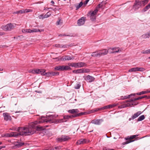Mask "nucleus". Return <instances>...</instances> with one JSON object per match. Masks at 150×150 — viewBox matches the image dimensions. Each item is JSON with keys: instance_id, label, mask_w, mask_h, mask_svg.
<instances>
[{"instance_id": "f257e3e1", "label": "nucleus", "mask_w": 150, "mask_h": 150, "mask_svg": "<svg viewBox=\"0 0 150 150\" xmlns=\"http://www.w3.org/2000/svg\"><path fill=\"white\" fill-rule=\"evenodd\" d=\"M34 123H30L28 125L23 127H18L15 129L19 132H12L11 133V137H16L19 135L24 136L33 134L35 132V126H33Z\"/></svg>"}, {"instance_id": "f03ea898", "label": "nucleus", "mask_w": 150, "mask_h": 150, "mask_svg": "<svg viewBox=\"0 0 150 150\" xmlns=\"http://www.w3.org/2000/svg\"><path fill=\"white\" fill-rule=\"evenodd\" d=\"M54 115H49L48 117H42L40 120L32 122V123H34V125H33V126H35V130L37 131L42 130L44 129V128L40 126H38V124L44 122H52L53 119L54 118Z\"/></svg>"}, {"instance_id": "7ed1b4c3", "label": "nucleus", "mask_w": 150, "mask_h": 150, "mask_svg": "<svg viewBox=\"0 0 150 150\" xmlns=\"http://www.w3.org/2000/svg\"><path fill=\"white\" fill-rule=\"evenodd\" d=\"M71 69V68L68 66L58 65L54 67V70L56 71H63Z\"/></svg>"}, {"instance_id": "20e7f679", "label": "nucleus", "mask_w": 150, "mask_h": 150, "mask_svg": "<svg viewBox=\"0 0 150 150\" xmlns=\"http://www.w3.org/2000/svg\"><path fill=\"white\" fill-rule=\"evenodd\" d=\"M14 28V26L11 23L7 24L6 25H2L1 27V29L5 31H11Z\"/></svg>"}, {"instance_id": "39448f33", "label": "nucleus", "mask_w": 150, "mask_h": 150, "mask_svg": "<svg viewBox=\"0 0 150 150\" xmlns=\"http://www.w3.org/2000/svg\"><path fill=\"white\" fill-rule=\"evenodd\" d=\"M138 135H133L131 136L130 137H127L125 138V140H127V141L123 142L122 144L123 145L126 144L134 141V140H132V139L135 138Z\"/></svg>"}, {"instance_id": "423d86ee", "label": "nucleus", "mask_w": 150, "mask_h": 150, "mask_svg": "<svg viewBox=\"0 0 150 150\" xmlns=\"http://www.w3.org/2000/svg\"><path fill=\"white\" fill-rule=\"evenodd\" d=\"M85 114L84 112H81L79 113L75 114L74 115H65L64 116V119H69L70 118H72L73 117H77L83 115Z\"/></svg>"}, {"instance_id": "0eeeda50", "label": "nucleus", "mask_w": 150, "mask_h": 150, "mask_svg": "<svg viewBox=\"0 0 150 150\" xmlns=\"http://www.w3.org/2000/svg\"><path fill=\"white\" fill-rule=\"evenodd\" d=\"M142 5V4L141 1L139 0H136L133 5V7L134 8L135 10H136L138 9Z\"/></svg>"}, {"instance_id": "6e6552de", "label": "nucleus", "mask_w": 150, "mask_h": 150, "mask_svg": "<svg viewBox=\"0 0 150 150\" xmlns=\"http://www.w3.org/2000/svg\"><path fill=\"white\" fill-rule=\"evenodd\" d=\"M14 146H12L13 148L16 149L21 147L23 146L24 143L20 142H14L13 143Z\"/></svg>"}, {"instance_id": "1a4fd4ad", "label": "nucleus", "mask_w": 150, "mask_h": 150, "mask_svg": "<svg viewBox=\"0 0 150 150\" xmlns=\"http://www.w3.org/2000/svg\"><path fill=\"white\" fill-rule=\"evenodd\" d=\"M46 76L47 77L52 76H58L59 74V73L57 71H50L45 73Z\"/></svg>"}, {"instance_id": "9d476101", "label": "nucleus", "mask_w": 150, "mask_h": 150, "mask_svg": "<svg viewBox=\"0 0 150 150\" xmlns=\"http://www.w3.org/2000/svg\"><path fill=\"white\" fill-rule=\"evenodd\" d=\"M86 20L85 17H83L79 19L77 21V24L78 25L80 26L83 25Z\"/></svg>"}, {"instance_id": "9b49d317", "label": "nucleus", "mask_w": 150, "mask_h": 150, "mask_svg": "<svg viewBox=\"0 0 150 150\" xmlns=\"http://www.w3.org/2000/svg\"><path fill=\"white\" fill-rule=\"evenodd\" d=\"M95 79L93 77L89 75L87 76L84 78L85 80L88 82H91L93 81Z\"/></svg>"}, {"instance_id": "f8f14e48", "label": "nucleus", "mask_w": 150, "mask_h": 150, "mask_svg": "<svg viewBox=\"0 0 150 150\" xmlns=\"http://www.w3.org/2000/svg\"><path fill=\"white\" fill-rule=\"evenodd\" d=\"M57 59H58L59 60L63 61L71 60L74 59V58L72 57H70L69 56H65L64 57H60L59 58H57Z\"/></svg>"}, {"instance_id": "ddd939ff", "label": "nucleus", "mask_w": 150, "mask_h": 150, "mask_svg": "<svg viewBox=\"0 0 150 150\" xmlns=\"http://www.w3.org/2000/svg\"><path fill=\"white\" fill-rule=\"evenodd\" d=\"M103 121V120L102 119L93 120L91 121V123L96 125H100Z\"/></svg>"}, {"instance_id": "4468645a", "label": "nucleus", "mask_w": 150, "mask_h": 150, "mask_svg": "<svg viewBox=\"0 0 150 150\" xmlns=\"http://www.w3.org/2000/svg\"><path fill=\"white\" fill-rule=\"evenodd\" d=\"M3 115L4 117V119L5 121H7L8 120H11V117L8 113L7 112L4 113Z\"/></svg>"}, {"instance_id": "2eb2a0df", "label": "nucleus", "mask_w": 150, "mask_h": 150, "mask_svg": "<svg viewBox=\"0 0 150 150\" xmlns=\"http://www.w3.org/2000/svg\"><path fill=\"white\" fill-rule=\"evenodd\" d=\"M30 9H25V10H20L18 11H17L16 12H14L13 13H21L22 14L23 13H28V12H29L30 11Z\"/></svg>"}, {"instance_id": "dca6fc26", "label": "nucleus", "mask_w": 150, "mask_h": 150, "mask_svg": "<svg viewBox=\"0 0 150 150\" xmlns=\"http://www.w3.org/2000/svg\"><path fill=\"white\" fill-rule=\"evenodd\" d=\"M108 108H109L108 105L107 106H105L103 107H102L100 108H97V109L95 110L94 111L92 112L91 113L94 112H96L98 110L106 109H108Z\"/></svg>"}, {"instance_id": "f3484780", "label": "nucleus", "mask_w": 150, "mask_h": 150, "mask_svg": "<svg viewBox=\"0 0 150 150\" xmlns=\"http://www.w3.org/2000/svg\"><path fill=\"white\" fill-rule=\"evenodd\" d=\"M142 113V112L140 111H139L135 113L132 116V119H134L135 118H137L138 116H139Z\"/></svg>"}, {"instance_id": "a211bd4d", "label": "nucleus", "mask_w": 150, "mask_h": 150, "mask_svg": "<svg viewBox=\"0 0 150 150\" xmlns=\"http://www.w3.org/2000/svg\"><path fill=\"white\" fill-rule=\"evenodd\" d=\"M134 96L135 94H130V95L127 96H122L120 97V99L122 100L127 99V98H129L130 96Z\"/></svg>"}, {"instance_id": "6ab92c4d", "label": "nucleus", "mask_w": 150, "mask_h": 150, "mask_svg": "<svg viewBox=\"0 0 150 150\" xmlns=\"http://www.w3.org/2000/svg\"><path fill=\"white\" fill-rule=\"evenodd\" d=\"M101 51L102 56H103L107 54L108 52V50L106 49H103L100 50Z\"/></svg>"}, {"instance_id": "aec40b11", "label": "nucleus", "mask_w": 150, "mask_h": 150, "mask_svg": "<svg viewBox=\"0 0 150 150\" xmlns=\"http://www.w3.org/2000/svg\"><path fill=\"white\" fill-rule=\"evenodd\" d=\"M86 139H81L79 140H78L76 143L77 144H84L86 142Z\"/></svg>"}, {"instance_id": "412c9836", "label": "nucleus", "mask_w": 150, "mask_h": 150, "mask_svg": "<svg viewBox=\"0 0 150 150\" xmlns=\"http://www.w3.org/2000/svg\"><path fill=\"white\" fill-rule=\"evenodd\" d=\"M149 92H150V91H142V92H140L137 93H136V94L138 95H141L142 94H144L146 93H147Z\"/></svg>"}, {"instance_id": "4be33fe9", "label": "nucleus", "mask_w": 150, "mask_h": 150, "mask_svg": "<svg viewBox=\"0 0 150 150\" xmlns=\"http://www.w3.org/2000/svg\"><path fill=\"white\" fill-rule=\"evenodd\" d=\"M62 138H63V140L64 142L67 141L70 139V138L68 136L64 135L62 136Z\"/></svg>"}, {"instance_id": "5701e85b", "label": "nucleus", "mask_w": 150, "mask_h": 150, "mask_svg": "<svg viewBox=\"0 0 150 150\" xmlns=\"http://www.w3.org/2000/svg\"><path fill=\"white\" fill-rule=\"evenodd\" d=\"M77 67H81L84 66L85 64V63L84 62H80L77 63Z\"/></svg>"}, {"instance_id": "b1692460", "label": "nucleus", "mask_w": 150, "mask_h": 150, "mask_svg": "<svg viewBox=\"0 0 150 150\" xmlns=\"http://www.w3.org/2000/svg\"><path fill=\"white\" fill-rule=\"evenodd\" d=\"M141 53L143 54H150V49L146 50H143L141 52Z\"/></svg>"}, {"instance_id": "393cba45", "label": "nucleus", "mask_w": 150, "mask_h": 150, "mask_svg": "<svg viewBox=\"0 0 150 150\" xmlns=\"http://www.w3.org/2000/svg\"><path fill=\"white\" fill-rule=\"evenodd\" d=\"M63 23V21L60 18H58V20L56 23V24L57 25H61Z\"/></svg>"}, {"instance_id": "a878e982", "label": "nucleus", "mask_w": 150, "mask_h": 150, "mask_svg": "<svg viewBox=\"0 0 150 150\" xmlns=\"http://www.w3.org/2000/svg\"><path fill=\"white\" fill-rule=\"evenodd\" d=\"M150 8V2L142 10V11L143 12H145L146 11V10H148Z\"/></svg>"}, {"instance_id": "bb28decb", "label": "nucleus", "mask_w": 150, "mask_h": 150, "mask_svg": "<svg viewBox=\"0 0 150 150\" xmlns=\"http://www.w3.org/2000/svg\"><path fill=\"white\" fill-rule=\"evenodd\" d=\"M112 50L114 51L111 52V53H114L115 52H119L120 51V50L118 48H112L111 49Z\"/></svg>"}, {"instance_id": "cd10ccee", "label": "nucleus", "mask_w": 150, "mask_h": 150, "mask_svg": "<svg viewBox=\"0 0 150 150\" xmlns=\"http://www.w3.org/2000/svg\"><path fill=\"white\" fill-rule=\"evenodd\" d=\"M83 3L82 1L81 2L78 4H77L75 5L76 10H78L83 5Z\"/></svg>"}, {"instance_id": "c85d7f7f", "label": "nucleus", "mask_w": 150, "mask_h": 150, "mask_svg": "<svg viewBox=\"0 0 150 150\" xmlns=\"http://www.w3.org/2000/svg\"><path fill=\"white\" fill-rule=\"evenodd\" d=\"M73 72L76 74H79L82 73L81 69H80L78 70H75L73 71Z\"/></svg>"}, {"instance_id": "c756f323", "label": "nucleus", "mask_w": 150, "mask_h": 150, "mask_svg": "<svg viewBox=\"0 0 150 150\" xmlns=\"http://www.w3.org/2000/svg\"><path fill=\"white\" fill-rule=\"evenodd\" d=\"M69 66L71 67H74L76 68H78L77 63H71L68 64Z\"/></svg>"}, {"instance_id": "7c9ffc66", "label": "nucleus", "mask_w": 150, "mask_h": 150, "mask_svg": "<svg viewBox=\"0 0 150 150\" xmlns=\"http://www.w3.org/2000/svg\"><path fill=\"white\" fill-rule=\"evenodd\" d=\"M145 118V116L144 115L140 116L137 119L138 121H140L142 120Z\"/></svg>"}, {"instance_id": "2f4dec72", "label": "nucleus", "mask_w": 150, "mask_h": 150, "mask_svg": "<svg viewBox=\"0 0 150 150\" xmlns=\"http://www.w3.org/2000/svg\"><path fill=\"white\" fill-rule=\"evenodd\" d=\"M82 73H88L90 72V70L88 69H81Z\"/></svg>"}, {"instance_id": "473e14b6", "label": "nucleus", "mask_w": 150, "mask_h": 150, "mask_svg": "<svg viewBox=\"0 0 150 150\" xmlns=\"http://www.w3.org/2000/svg\"><path fill=\"white\" fill-rule=\"evenodd\" d=\"M137 67H135V68H132L129 70V72H135L136 71H137Z\"/></svg>"}, {"instance_id": "72a5a7b5", "label": "nucleus", "mask_w": 150, "mask_h": 150, "mask_svg": "<svg viewBox=\"0 0 150 150\" xmlns=\"http://www.w3.org/2000/svg\"><path fill=\"white\" fill-rule=\"evenodd\" d=\"M31 30L32 31V32H36L38 31L40 32L44 31V30L42 29L40 30L39 29H33L32 30Z\"/></svg>"}, {"instance_id": "f704fd0d", "label": "nucleus", "mask_w": 150, "mask_h": 150, "mask_svg": "<svg viewBox=\"0 0 150 150\" xmlns=\"http://www.w3.org/2000/svg\"><path fill=\"white\" fill-rule=\"evenodd\" d=\"M142 37L143 38H149V37L148 33V34H145L143 35L142 36Z\"/></svg>"}, {"instance_id": "c9c22d12", "label": "nucleus", "mask_w": 150, "mask_h": 150, "mask_svg": "<svg viewBox=\"0 0 150 150\" xmlns=\"http://www.w3.org/2000/svg\"><path fill=\"white\" fill-rule=\"evenodd\" d=\"M149 1V0H143L141 1L142 2V4L143 5V6H144L145 5L147 4Z\"/></svg>"}, {"instance_id": "e433bc0d", "label": "nucleus", "mask_w": 150, "mask_h": 150, "mask_svg": "<svg viewBox=\"0 0 150 150\" xmlns=\"http://www.w3.org/2000/svg\"><path fill=\"white\" fill-rule=\"evenodd\" d=\"M39 69H37L32 70L31 72L33 74H38L39 73Z\"/></svg>"}, {"instance_id": "4c0bfd02", "label": "nucleus", "mask_w": 150, "mask_h": 150, "mask_svg": "<svg viewBox=\"0 0 150 150\" xmlns=\"http://www.w3.org/2000/svg\"><path fill=\"white\" fill-rule=\"evenodd\" d=\"M90 19L92 21H94L96 19V16L91 15Z\"/></svg>"}, {"instance_id": "58836bf2", "label": "nucleus", "mask_w": 150, "mask_h": 150, "mask_svg": "<svg viewBox=\"0 0 150 150\" xmlns=\"http://www.w3.org/2000/svg\"><path fill=\"white\" fill-rule=\"evenodd\" d=\"M137 68V71H143L145 70V69L143 67H138Z\"/></svg>"}, {"instance_id": "ea45409f", "label": "nucleus", "mask_w": 150, "mask_h": 150, "mask_svg": "<svg viewBox=\"0 0 150 150\" xmlns=\"http://www.w3.org/2000/svg\"><path fill=\"white\" fill-rule=\"evenodd\" d=\"M97 52H95L92 53L91 56L93 57H97Z\"/></svg>"}, {"instance_id": "a19ab883", "label": "nucleus", "mask_w": 150, "mask_h": 150, "mask_svg": "<svg viewBox=\"0 0 150 150\" xmlns=\"http://www.w3.org/2000/svg\"><path fill=\"white\" fill-rule=\"evenodd\" d=\"M97 57H100L101 56H102V53H101V51L100 50L98 51L97 52Z\"/></svg>"}, {"instance_id": "79ce46f5", "label": "nucleus", "mask_w": 150, "mask_h": 150, "mask_svg": "<svg viewBox=\"0 0 150 150\" xmlns=\"http://www.w3.org/2000/svg\"><path fill=\"white\" fill-rule=\"evenodd\" d=\"M57 141L58 142H64L63 140V138H62V136L60 137L59 138H58L57 139Z\"/></svg>"}, {"instance_id": "37998d69", "label": "nucleus", "mask_w": 150, "mask_h": 150, "mask_svg": "<svg viewBox=\"0 0 150 150\" xmlns=\"http://www.w3.org/2000/svg\"><path fill=\"white\" fill-rule=\"evenodd\" d=\"M81 86V84L80 83L77 84L75 86L74 88L76 89H78L80 88Z\"/></svg>"}, {"instance_id": "c03bdc74", "label": "nucleus", "mask_w": 150, "mask_h": 150, "mask_svg": "<svg viewBox=\"0 0 150 150\" xmlns=\"http://www.w3.org/2000/svg\"><path fill=\"white\" fill-rule=\"evenodd\" d=\"M68 112L69 113L71 114H74V113H75L74 109L69 110L68 111Z\"/></svg>"}, {"instance_id": "a18cd8bd", "label": "nucleus", "mask_w": 150, "mask_h": 150, "mask_svg": "<svg viewBox=\"0 0 150 150\" xmlns=\"http://www.w3.org/2000/svg\"><path fill=\"white\" fill-rule=\"evenodd\" d=\"M103 4H101V3L99 4L98 6H97L96 7L97 8H101L103 7Z\"/></svg>"}, {"instance_id": "49530a36", "label": "nucleus", "mask_w": 150, "mask_h": 150, "mask_svg": "<svg viewBox=\"0 0 150 150\" xmlns=\"http://www.w3.org/2000/svg\"><path fill=\"white\" fill-rule=\"evenodd\" d=\"M24 31H25V32L27 33H31L32 32L31 30L30 29H26V30H24Z\"/></svg>"}, {"instance_id": "de8ad7c7", "label": "nucleus", "mask_w": 150, "mask_h": 150, "mask_svg": "<svg viewBox=\"0 0 150 150\" xmlns=\"http://www.w3.org/2000/svg\"><path fill=\"white\" fill-rule=\"evenodd\" d=\"M143 97H142V96H141L139 97L138 98H134V100L136 101V100H138L139 99H143Z\"/></svg>"}, {"instance_id": "09e8293b", "label": "nucleus", "mask_w": 150, "mask_h": 150, "mask_svg": "<svg viewBox=\"0 0 150 150\" xmlns=\"http://www.w3.org/2000/svg\"><path fill=\"white\" fill-rule=\"evenodd\" d=\"M109 108H113L116 105L115 104H114L112 105H108Z\"/></svg>"}, {"instance_id": "8fccbe9b", "label": "nucleus", "mask_w": 150, "mask_h": 150, "mask_svg": "<svg viewBox=\"0 0 150 150\" xmlns=\"http://www.w3.org/2000/svg\"><path fill=\"white\" fill-rule=\"evenodd\" d=\"M38 18L40 19H44V14H41L39 15L38 16Z\"/></svg>"}, {"instance_id": "3c124183", "label": "nucleus", "mask_w": 150, "mask_h": 150, "mask_svg": "<svg viewBox=\"0 0 150 150\" xmlns=\"http://www.w3.org/2000/svg\"><path fill=\"white\" fill-rule=\"evenodd\" d=\"M59 36H73V35H62V34H60L59 35Z\"/></svg>"}, {"instance_id": "603ef678", "label": "nucleus", "mask_w": 150, "mask_h": 150, "mask_svg": "<svg viewBox=\"0 0 150 150\" xmlns=\"http://www.w3.org/2000/svg\"><path fill=\"white\" fill-rule=\"evenodd\" d=\"M134 101H135V100H134V99H130L129 100H126L125 101L126 102H133Z\"/></svg>"}, {"instance_id": "864d4df0", "label": "nucleus", "mask_w": 150, "mask_h": 150, "mask_svg": "<svg viewBox=\"0 0 150 150\" xmlns=\"http://www.w3.org/2000/svg\"><path fill=\"white\" fill-rule=\"evenodd\" d=\"M69 47V46H67ZM61 48H66L67 47V45H61Z\"/></svg>"}, {"instance_id": "5fc2aeb1", "label": "nucleus", "mask_w": 150, "mask_h": 150, "mask_svg": "<svg viewBox=\"0 0 150 150\" xmlns=\"http://www.w3.org/2000/svg\"><path fill=\"white\" fill-rule=\"evenodd\" d=\"M45 70L44 69H39V73L40 74L41 72L45 71Z\"/></svg>"}, {"instance_id": "6e6d98bb", "label": "nucleus", "mask_w": 150, "mask_h": 150, "mask_svg": "<svg viewBox=\"0 0 150 150\" xmlns=\"http://www.w3.org/2000/svg\"><path fill=\"white\" fill-rule=\"evenodd\" d=\"M61 148V146H56V147H55L54 148V149L56 150H57V149L59 150Z\"/></svg>"}, {"instance_id": "4d7b16f0", "label": "nucleus", "mask_w": 150, "mask_h": 150, "mask_svg": "<svg viewBox=\"0 0 150 150\" xmlns=\"http://www.w3.org/2000/svg\"><path fill=\"white\" fill-rule=\"evenodd\" d=\"M55 46L56 47L61 48V45L59 44H56L55 45Z\"/></svg>"}, {"instance_id": "13d9d810", "label": "nucleus", "mask_w": 150, "mask_h": 150, "mask_svg": "<svg viewBox=\"0 0 150 150\" xmlns=\"http://www.w3.org/2000/svg\"><path fill=\"white\" fill-rule=\"evenodd\" d=\"M11 134H7L5 135V136L7 137H11Z\"/></svg>"}, {"instance_id": "bf43d9fd", "label": "nucleus", "mask_w": 150, "mask_h": 150, "mask_svg": "<svg viewBox=\"0 0 150 150\" xmlns=\"http://www.w3.org/2000/svg\"><path fill=\"white\" fill-rule=\"evenodd\" d=\"M46 73V72H45V71L43 72H41L40 74L42 75L46 76L45 73Z\"/></svg>"}, {"instance_id": "052dcab7", "label": "nucleus", "mask_w": 150, "mask_h": 150, "mask_svg": "<svg viewBox=\"0 0 150 150\" xmlns=\"http://www.w3.org/2000/svg\"><path fill=\"white\" fill-rule=\"evenodd\" d=\"M90 13H91V12H90ZM90 14L91 15H93V16H96V14L93 12V11L91 12V13H90Z\"/></svg>"}, {"instance_id": "680f3d73", "label": "nucleus", "mask_w": 150, "mask_h": 150, "mask_svg": "<svg viewBox=\"0 0 150 150\" xmlns=\"http://www.w3.org/2000/svg\"><path fill=\"white\" fill-rule=\"evenodd\" d=\"M96 9H95L93 11V12L96 14L97 12H98V10H97V9L98 8H96Z\"/></svg>"}, {"instance_id": "e2e57ef3", "label": "nucleus", "mask_w": 150, "mask_h": 150, "mask_svg": "<svg viewBox=\"0 0 150 150\" xmlns=\"http://www.w3.org/2000/svg\"><path fill=\"white\" fill-rule=\"evenodd\" d=\"M89 1V0H86L84 3V4L86 5V4L88 3V2Z\"/></svg>"}, {"instance_id": "0e129e2a", "label": "nucleus", "mask_w": 150, "mask_h": 150, "mask_svg": "<svg viewBox=\"0 0 150 150\" xmlns=\"http://www.w3.org/2000/svg\"><path fill=\"white\" fill-rule=\"evenodd\" d=\"M46 14L48 16V17H49L51 15V13L49 12H48Z\"/></svg>"}, {"instance_id": "69168bd1", "label": "nucleus", "mask_w": 150, "mask_h": 150, "mask_svg": "<svg viewBox=\"0 0 150 150\" xmlns=\"http://www.w3.org/2000/svg\"><path fill=\"white\" fill-rule=\"evenodd\" d=\"M131 104H130L128 103L125 105V107H126L129 106Z\"/></svg>"}, {"instance_id": "338daca9", "label": "nucleus", "mask_w": 150, "mask_h": 150, "mask_svg": "<svg viewBox=\"0 0 150 150\" xmlns=\"http://www.w3.org/2000/svg\"><path fill=\"white\" fill-rule=\"evenodd\" d=\"M74 110L75 113H78L79 112V111L78 109H74Z\"/></svg>"}, {"instance_id": "774afa93", "label": "nucleus", "mask_w": 150, "mask_h": 150, "mask_svg": "<svg viewBox=\"0 0 150 150\" xmlns=\"http://www.w3.org/2000/svg\"><path fill=\"white\" fill-rule=\"evenodd\" d=\"M44 18H47L48 17V16L46 14L45 15L44 14Z\"/></svg>"}]
</instances>
